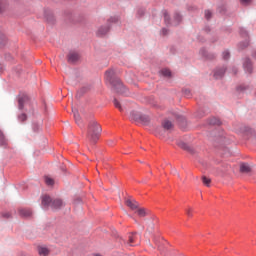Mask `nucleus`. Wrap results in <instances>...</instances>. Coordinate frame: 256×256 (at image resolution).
I'll return each instance as SVG.
<instances>
[{
	"instance_id": "2eb2a0df",
	"label": "nucleus",
	"mask_w": 256,
	"mask_h": 256,
	"mask_svg": "<svg viewBox=\"0 0 256 256\" xmlns=\"http://www.w3.org/2000/svg\"><path fill=\"white\" fill-rule=\"evenodd\" d=\"M178 147L184 149L185 151H193V149H191V147H189L185 142H178Z\"/></svg>"
},
{
	"instance_id": "7ed1b4c3",
	"label": "nucleus",
	"mask_w": 256,
	"mask_h": 256,
	"mask_svg": "<svg viewBox=\"0 0 256 256\" xmlns=\"http://www.w3.org/2000/svg\"><path fill=\"white\" fill-rule=\"evenodd\" d=\"M42 207H51V209H61L63 207V201L56 199L52 200L50 196H43L42 197Z\"/></svg>"
},
{
	"instance_id": "a878e982",
	"label": "nucleus",
	"mask_w": 256,
	"mask_h": 256,
	"mask_svg": "<svg viewBox=\"0 0 256 256\" xmlns=\"http://www.w3.org/2000/svg\"><path fill=\"white\" fill-rule=\"evenodd\" d=\"M186 215L188 217H193V208H187L186 209Z\"/></svg>"
},
{
	"instance_id": "2f4dec72",
	"label": "nucleus",
	"mask_w": 256,
	"mask_h": 256,
	"mask_svg": "<svg viewBox=\"0 0 256 256\" xmlns=\"http://www.w3.org/2000/svg\"><path fill=\"white\" fill-rule=\"evenodd\" d=\"M243 5H248V3H251V0H240Z\"/></svg>"
},
{
	"instance_id": "412c9836",
	"label": "nucleus",
	"mask_w": 256,
	"mask_h": 256,
	"mask_svg": "<svg viewBox=\"0 0 256 256\" xmlns=\"http://www.w3.org/2000/svg\"><path fill=\"white\" fill-rule=\"evenodd\" d=\"M202 182L204 183V185H206V187H209V185H211V179L207 178V176L202 177Z\"/></svg>"
},
{
	"instance_id": "c756f323",
	"label": "nucleus",
	"mask_w": 256,
	"mask_h": 256,
	"mask_svg": "<svg viewBox=\"0 0 256 256\" xmlns=\"http://www.w3.org/2000/svg\"><path fill=\"white\" fill-rule=\"evenodd\" d=\"M117 21H119V18H117V17H111V18L108 20V23H117Z\"/></svg>"
},
{
	"instance_id": "473e14b6",
	"label": "nucleus",
	"mask_w": 256,
	"mask_h": 256,
	"mask_svg": "<svg viewBox=\"0 0 256 256\" xmlns=\"http://www.w3.org/2000/svg\"><path fill=\"white\" fill-rule=\"evenodd\" d=\"M184 95L186 97H189L191 95V91L190 90H184Z\"/></svg>"
},
{
	"instance_id": "6e6552de",
	"label": "nucleus",
	"mask_w": 256,
	"mask_h": 256,
	"mask_svg": "<svg viewBox=\"0 0 256 256\" xmlns=\"http://www.w3.org/2000/svg\"><path fill=\"white\" fill-rule=\"evenodd\" d=\"M251 165L247 163L240 164V172L241 173H251Z\"/></svg>"
},
{
	"instance_id": "bb28decb",
	"label": "nucleus",
	"mask_w": 256,
	"mask_h": 256,
	"mask_svg": "<svg viewBox=\"0 0 256 256\" xmlns=\"http://www.w3.org/2000/svg\"><path fill=\"white\" fill-rule=\"evenodd\" d=\"M210 124H211V125H221V122H220L218 119L213 118V119L211 120Z\"/></svg>"
},
{
	"instance_id": "f704fd0d",
	"label": "nucleus",
	"mask_w": 256,
	"mask_h": 256,
	"mask_svg": "<svg viewBox=\"0 0 256 256\" xmlns=\"http://www.w3.org/2000/svg\"><path fill=\"white\" fill-rule=\"evenodd\" d=\"M2 41H7V37H5V35H2Z\"/></svg>"
},
{
	"instance_id": "b1692460",
	"label": "nucleus",
	"mask_w": 256,
	"mask_h": 256,
	"mask_svg": "<svg viewBox=\"0 0 256 256\" xmlns=\"http://www.w3.org/2000/svg\"><path fill=\"white\" fill-rule=\"evenodd\" d=\"M164 21H165L166 25H171L169 14L167 12H164Z\"/></svg>"
},
{
	"instance_id": "72a5a7b5",
	"label": "nucleus",
	"mask_w": 256,
	"mask_h": 256,
	"mask_svg": "<svg viewBox=\"0 0 256 256\" xmlns=\"http://www.w3.org/2000/svg\"><path fill=\"white\" fill-rule=\"evenodd\" d=\"M162 34H163V35H167V29H165V28L162 29Z\"/></svg>"
},
{
	"instance_id": "ddd939ff",
	"label": "nucleus",
	"mask_w": 256,
	"mask_h": 256,
	"mask_svg": "<svg viewBox=\"0 0 256 256\" xmlns=\"http://www.w3.org/2000/svg\"><path fill=\"white\" fill-rule=\"evenodd\" d=\"M38 253L41 256H47V255H49V249L47 247L41 246L38 248Z\"/></svg>"
},
{
	"instance_id": "f8f14e48",
	"label": "nucleus",
	"mask_w": 256,
	"mask_h": 256,
	"mask_svg": "<svg viewBox=\"0 0 256 256\" xmlns=\"http://www.w3.org/2000/svg\"><path fill=\"white\" fill-rule=\"evenodd\" d=\"M137 241V234H130L129 235V240H128V245H130V247H133V243H136Z\"/></svg>"
},
{
	"instance_id": "4be33fe9",
	"label": "nucleus",
	"mask_w": 256,
	"mask_h": 256,
	"mask_svg": "<svg viewBox=\"0 0 256 256\" xmlns=\"http://www.w3.org/2000/svg\"><path fill=\"white\" fill-rule=\"evenodd\" d=\"M161 74L164 76V77H169L171 75V70L169 69H162L161 70Z\"/></svg>"
},
{
	"instance_id": "0eeeda50",
	"label": "nucleus",
	"mask_w": 256,
	"mask_h": 256,
	"mask_svg": "<svg viewBox=\"0 0 256 256\" xmlns=\"http://www.w3.org/2000/svg\"><path fill=\"white\" fill-rule=\"evenodd\" d=\"M162 127L163 129H165L166 131H171V129H173L174 125L173 122H171L170 120H164L162 122Z\"/></svg>"
},
{
	"instance_id": "e433bc0d",
	"label": "nucleus",
	"mask_w": 256,
	"mask_h": 256,
	"mask_svg": "<svg viewBox=\"0 0 256 256\" xmlns=\"http://www.w3.org/2000/svg\"><path fill=\"white\" fill-rule=\"evenodd\" d=\"M0 43H1V39H0Z\"/></svg>"
},
{
	"instance_id": "393cba45",
	"label": "nucleus",
	"mask_w": 256,
	"mask_h": 256,
	"mask_svg": "<svg viewBox=\"0 0 256 256\" xmlns=\"http://www.w3.org/2000/svg\"><path fill=\"white\" fill-rule=\"evenodd\" d=\"M140 121L144 123V125H147L149 123L150 119L148 116H140Z\"/></svg>"
},
{
	"instance_id": "6ab92c4d",
	"label": "nucleus",
	"mask_w": 256,
	"mask_h": 256,
	"mask_svg": "<svg viewBox=\"0 0 256 256\" xmlns=\"http://www.w3.org/2000/svg\"><path fill=\"white\" fill-rule=\"evenodd\" d=\"M138 213L139 217H145L147 216V210L145 208H140L136 211Z\"/></svg>"
},
{
	"instance_id": "9d476101",
	"label": "nucleus",
	"mask_w": 256,
	"mask_h": 256,
	"mask_svg": "<svg viewBox=\"0 0 256 256\" xmlns=\"http://www.w3.org/2000/svg\"><path fill=\"white\" fill-rule=\"evenodd\" d=\"M7 138L5 137V134H3V131L0 130V145L1 147H7Z\"/></svg>"
},
{
	"instance_id": "c85d7f7f",
	"label": "nucleus",
	"mask_w": 256,
	"mask_h": 256,
	"mask_svg": "<svg viewBox=\"0 0 256 256\" xmlns=\"http://www.w3.org/2000/svg\"><path fill=\"white\" fill-rule=\"evenodd\" d=\"M211 15H213V14L211 13L210 10H206V11H205V18H206V19H211Z\"/></svg>"
},
{
	"instance_id": "39448f33",
	"label": "nucleus",
	"mask_w": 256,
	"mask_h": 256,
	"mask_svg": "<svg viewBox=\"0 0 256 256\" xmlns=\"http://www.w3.org/2000/svg\"><path fill=\"white\" fill-rule=\"evenodd\" d=\"M77 61H79V54L76 52H70L68 55V62L75 63Z\"/></svg>"
},
{
	"instance_id": "5701e85b",
	"label": "nucleus",
	"mask_w": 256,
	"mask_h": 256,
	"mask_svg": "<svg viewBox=\"0 0 256 256\" xmlns=\"http://www.w3.org/2000/svg\"><path fill=\"white\" fill-rule=\"evenodd\" d=\"M114 106L116 107V109H119V111H123V107H121V103H119V100H117L116 98L114 99Z\"/></svg>"
},
{
	"instance_id": "f03ea898",
	"label": "nucleus",
	"mask_w": 256,
	"mask_h": 256,
	"mask_svg": "<svg viewBox=\"0 0 256 256\" xmlns=\"http://www.w3.org/2000/svg\"><path fill=\"white\" fill-rule=\"evenodd\" d=\"M101 125L97 123V121L92 120L88 124L87 137L92 143H95L97 139H99V135H101Z\"/></svg>"
},
{
	"instance_id": "a211bd4d",
	"label": "nucleus",
	"mask_w": 256,
	"mask_h": 256,
	"mask_svg": "<svg viewBox=\"0 0 256 256\" xmlns=\"http://www.w3.org/2000/svg\"><path fill=\"white\" fill-rule=\"evenodd\" d=\"M74 119L77 125H81L83 122L81 121V116L79 115V112H74Z\"/></svg>"
},
{
	"instance_id": "1a4fd4ad",
	"label": "nucleus",
	"mask_w": 256,
	"mask_h": 256,
	"mask_svg": "<svg viewBox=\"0 0 256 256\" xmlns=\"http://www.w3.org/2000/svg\"><path fill=\"white\" fill-rule=\"evenodd\" d=\"M107 33H109V26H102L97 31V35H99L100 37L103 35H107Z\"/></svg>"
},
{
	"instance_id": "20e7f679",
	"label": "nucleus",
	"mask_w": 256,
	"mask_h": 256,
	"mask_svg": "<svg viewBox=\"0 0 256 256\" xmlns=\"http://www.w3.org/2000/svg\"><path fill=\"white\" fill-rule=\"evenodd\" d=\"M125 204L127 205V207L132 209V211H135V209H139V202L135 200L127 199L125 201Z\"/></svg>"
},
{
	"instance_id": "cd10ccee",
	"label": "nucleus",
	"mask_w": 256,
	"mask_h": 256,
	"mask_svg": "<svg viewBox=\"0 0 256 256\" xmlns=\"http://www.w3.org/2000/svg\"><path fill=\"white\" fill-rule=\"evenodd\" d=\"M19 121H27V115L26 114H21L18 116Z\"/></svg>"
},
{
	"instance_id": "aec40b11",
	"label": "nucleus",
	"mask_w": 256,
	"mask_h": 256,
	"mask_svg": "<svg viewBox=\"0 0 256 256\" xmlns=\"http://www.w3.org/2000/svg\"><path fill=\"white\" fill-rule=\"evenodd\" d=\"M45 183H46V185L51 187V186H53L55 184V181L51 177L46 176L45 177Z\"/></svg>"
},
{
	"instance_id": "f3484780",
	"label": "nucleus",
	"mask_w": 256,
	"mask_h": 256,
	"mask_svg": "<svg viewBox=\"0 0 256 256\" xmlns=\"http://www.w3.org/2000/svg\"><path fill=\"white\" fill-rule=\"evenodd\" d=\"M223 75H225V69H221L220 71L214 73L215 79H221Z\"/></svg>"
},
{
	"instance_id": "dca6fc26",
	"label": "nucleus",
	"mask_w": 256,
	"mask_h": 256,
	"mask_svg": "<svg viewBox=\"0 0 256 256\" xmlns=\"http://www.w3.org/2000/svg\"><path fill=\"white\" fill-rule=\"evenodd\" d=\"M18 103H19V109H23V105H25V103H27V97L23 96V97L19 98Z\"/></svg>"
},
{
	"instance_id": "7c9ffc66",
	"label": "nucleus",
	"mask_w": 256,
	"mask_h": 256,
	"mask_svg": "<svg viewBox=\"0 0 256 256\" xmlns=\"http://www.w3.org/2000/svg\"><path fill=\"white\" fill-rule=\"evenodd\" d=\"M222 57H223V59H229V57H230L229 51H224L222 54Z\"/></svg>"
},
{
	"instance_id": "423d86ee",
	"label": "nucleus",
	"mask_w": 256,
	"mask_h": 256,
	"mask_svg": "<svg viewBox=\"0 0 256 256\" xmlns=\"http://www.w3.org/2000/svg\"><path fill=\"white\" fill-rule=\"evenodd\" d=\"M244 69L247 71V73H252L253 72V65L251 64V60L246 58L244 60Z\"/></svg>"
},
{
	"instance_id": "f257e3e1",
	"label": "nucleus",
	"mask_w": 256,
	"mask_h": 256,
	"mask_svg": "<svg viewBox=\"0 0 256 256\" xmlns=\"http://www.w3.org/2000/svg\"><path fill=\"white\" fill-rule=\"evenodd\" d=\"M106 83H109L116 93L123 95L125 93V86L121 83L119 78L115 77V70L109 69L105 72Z\"/></svg>"
},
{
	"instance_id": "c9c22d12",
	"label": "nucleus",
	"mask_w": 256,
	"mask_h": 256,
	"mask_svg": "<svg viewBox=\"0 0 256 256\" xmlns=\"http://www.w3.org/2000/svg\"><path fill=\"white\" fill-rule=\"evenodd\" d=\"M248 45H249V42H246L244 47H247Z\"/></svg>"
},
{
	"instance_id": "9b49d317",
	"label": "nucleus",
	"mask_w": 256,
	"mask_h": 256,
	"mask_svg": "<svg viewBox=\"0 0 256 256\" xmlns=\"http://www.w3.org/2000/svg\"><path fill=\"white\" fill-rule=\"evenodd\" d=\"M19 213L21 217H31V215H33V212H31L29 209H20Z\"/></svg>"
},
{
	"instance_id": "4468645a",
	"label": "nucleus",
	"mask_w": 256,
	"mask_h": 256,
	"mask_svg": "<svg viewBox=\"0 0 256 256\" xmlns=\"http://www.w3.org/2000/svg\"><path fill=\"white\" fill-rule=\"evenodd\" d=\"M181 23V15L179 13L174 14V20L171 22V25H179Z\"/></svg>"
}]
</instances>
